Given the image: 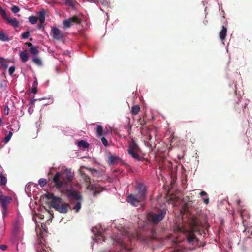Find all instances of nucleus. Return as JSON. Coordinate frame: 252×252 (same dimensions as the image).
<instances>
[{
	"instance_id": "nucleus-1",
	"label": "nucleus",
	"mask_w": 252,
	"mask_h": 252,
	"mask_svg": "<svg viewBox=\"0 0 252 252\" xmlns=\"http://www.w3.org/2000/svg\"><path fill=\"white\" fill-rule=\"evenodd\" d=\"M73 179L72 173L70 170L66 169L62 174L57 172L53 178V181L57 189H63L65 190L68 197L79 200L80 196L75 189H72Z\"/></svg>"
},
{
	"instance_id": "nucleus-2",
	"label": "nucleus",
	"mask_w": 252,
	"mask_h": 252,
	"mask_svg": "<svg viewBox=\"0 0 252 252\" xmlns=\"http://www.w3.org/2000/svg\"><path fill=\"white\" fill-rule=\"evenodd\" d=\"M48 199H51L50 206L61 213L65 214L70 209V204L64 202L61 197L55 196L53 193H47L45 195Z\"/></svg>"
},
{
	"instance_id": "nucleus-3",
	"label": "nucleus",
	"mask_w": 252,
	"mask_h": 252,
	"mask_svg": "<svg viewBox=\"0 0 252 252\" xmlns=\"http://www.w3.org/2000/svg\"><path fill=\"white\" fill-rule=\"evenodd\" d=\"M141 152V149L136 142L132 139L129 143L127 152L128 154L135 160L141 161L144 158L139 155V153Z\"/></svg>"
},
{
	"instance_id": "nucleus-4",
	"label": "nucleus",
	"mask_w": 252,
	"mask_h": 252,
	"mask_svg": "<svg viewBox=\"0 0 252 252\" xmlns=\"http://www.w3.org/2000/svg\"><path fill=\"white\" fill-rule=\"evenodd\" d=\"M200 228L198 221L196 219H193L191 229L188 231L186 234L187 241L188 243L193 244L195 242L198 241V239L194 234V232L199 231Z\"/></svg>"
},
{
	"instance_id": "nucleus-5",
	"label": "nucleus",
	"mask_w": 252,
	"mask_h": 252,
	"mask_svg": "<svg viewBox=\"0 0 252 252\" xmlns=\"http://www.w3.org/2000/svg\"><path fill=\"white\" fill-rule=\"evenodd\" d=\"M123 235L124 236V240L118 241V243L120 244L121 247V252H131V248L126 245L125 242L127 240L131 241L132 238L135 237V235L130 234L128 232H125L123 234Z\"/></svg>"
},
{
	"instance_id": "nucleus-6",
	"label": "nucleus",
	"mask_w": 252,
	"mask_h": 252,
	"mask_svg": "<svg viewBox=\"0 0 252 252\" xmlns=\"http://www.w3.org/2000/svg\"><path fill=\"white\" fill-rule=\"evenodd\" d=\"M166 214V210L162 209L158 213H150L148 215V220L155 224H157L163 220Z\"/></svg>"
},
{
	"instance_id": "nucleus-7",
	"label": "nucleus",
	"mask_w": 252,
	"mask_h": 252,
	"mask_svg": "<svg viewBox=\"0 0 252 252\" xmlns=\"http://www.w3.org/2000/svg\"><path fill=\"white\" fill-rule=\"evenodd\" d=\"M81 22V19L78 16L74 15L67 19L63 20V28L64 29H69L73 24H78Z\"/></svg>"
},
{
	"instance_id": "nucleus-8",
	"label": "nucleus",
	"mask_w": 252,
	"mask_h": 252,
	"mask_svg": "<svg viewBox=\"0 0 252 252\" xmlns=\"http://www.w3.org/2000/svg\"><path fill=\"white\" fill-rule=\"evenodd\" d=\"M136 191L135 195L139 197V199H142L144 201L146 199L147 193V189L146 186L143 183H138L136 186Z\"/></svg>"
},
{
	"instance_id": "nucleus-9",
	"label": "nucleus",
	"mask_w": 252,
	"mask_h": 252,
	"mask_svg": "<svg viewBox=\"0 0 252 252\" xmlns=\"http://www.w3.org/2000/svg\"><path fill=\"white\" fill-rule=\"evenodd\" d=\"M126 201L131 205L137 207L139 205L140 202L143 201L139 199V197L137 195L130 194L127 197Z\"/></svg>"
},
{
	"instance_id": "nucleus-10",
	"label": "nucleus",
	"mask_w": 252,
	"mask_h": 252,
	"mask_svg": "<svg viewBox=\"0 0 252 252\" xmlns=\"http://www.w3.org/2000/svg\"><path fill=\"white\" fill-rule=\"evenodd\" d=\"M11 200V197L2 195V192L0 191V203L2 209L7 208V205L10 202Z\"/></svg>"
},
{
	"instance_id": "nucleus-11",
	"label": "nucleus",
	"mask_w": 252,
	"mask_h": 252,
	"mask_svg": "<svg viewBox=\"0 0 252 252\" xmlns=\"http://www.w3.org/2000/svg\"><path fill=\"white\" fill-rule=\"evenodd\" d=\"M238 212L242 220V223L245 227L247 225L246 220L249 218V214L247 210L243 208L239 209Z\"/></svg>"
},
{
	"instance_id": "nucleus-12",
	"label": "nucleus",
	"mask_w": 252,
	"mask_h": 252,
	"mask_svg": "<svg viewBox=\"0 0 252 252\" xmlns=\"http://www.w3.org/2000/svg\"><path fill=\"white\" fill-rule=\"evenodd\" d=\"M51 32L53 33V37L57 40H61L63 37V34L60 30L56 27H52Z\"/></svg>"
},
{
	"instance_id": "nucleus-13",
	"label": "nucleus",
	"mask_w": 252,
	"mask_h": 252,
	"mask_svg": "<svg viewBox=\"0 0 252 252\" xmlns=\"http://www.w3.org/2000/svg\"><path fill=\"white\" fill-rule=\"evenodd\" d=\"M20 230V224L18 219H16L13 223V233L17 236Z\"/></svg>"
},
{
	"instance_id": "nucleus-14",
	"label": "nucleus",
	"mask_w": 252,
	"mask_h": 252,
	"mask_svg": "<svg viewBox=\"0 0 252 252\" xmlns=\"http://www.w3.org/2000/svg\"><path fill=\"white\" fill-rule=\"evenodd\" d=\"M227 32V28L223 26L221 30L219 32V37L222 41H223L225 39Z\"/></svg>"
},
{
	"instance_id": "nucleus-15",
	"label": "nucleus",
	"mask_w": 252,
	"mask_h": 252,
	"mask_svg": "<svg viewBox=\"0 0 252 252\" xmlns=\"http://www.w3.org/2000/svg\"><path fill=\"white\" fill-rule=\"evenodd\" d=\"M6 20L9 24L15 28H17L19 26V22L16 18L10 19L8 17Z\"/></svg>"
},
{
	"instance_id": "nucleus-16",
	"label": "nucleus",
	"mask_w": 252,
	"mask_h": 252,
	"mask_svg": "<svg viewBox=\"0 0 252 252\" xmlns=\"http://www.w3.org/2000/svg\"><path fill=\"white\" fill-rule=\"evenodd\" d=\"M20 57L23 62H27L29 59L27 51H21L20 53Z\"/></svg>"
},
{
	"instance_id": "nucleus-17",
	"label": "nucleus",
	"mask_w": 252,
	"mask_h": 252,
	"mask_svg": "<svg viewBox=\"0 0 252 252\" xmlns=\"http://www.w3.org/2000/svg\"><path fill=\"white\" fill-rule=\"evenodd\" d=\"M45 13L44 10L40 11L38 14V19L41 23H44L45 20Z\"/></svg>"
},
{
	"instance_id": "nucleus-18",
	"label": "nucleus",
	"mask_w": 252,
	"mask_h": 252,
	"mask_svg": "<svg viewBox=\"0 0 252 252\" xmlns=\"http://www.w3.org/2000/svg\"><path fill=\"white\" fill-rule=\"evenodd\" d=\"M119 158L114 156H111L109 157V162L110 164L113 165L118 162L119 161Z\"/></svg>"
},
{
	"instance_id": "nucleus-19",
	"label": "nucleus",
	"mask_w": 252,
	"mask_h": 252,
	"mask_svg": "<svg viewBox=\"0 0 252 252\" xmlns=\"http://www.w3.org/2000/svg\"><path fill=\"white\" fill-rule=\"evenodd\" d=\"M140 110V107L139 105H136L133 106L131 108V113L133 115H136L138 114Z\"/></svg>"
},
{
	"instance_id": "nucleus-20",
	"label": "nucleus",
	"mask_w": 252,
	"mask_h": 252,
	"mask_svg": "<svg viewBox=\"0 0 252 252\" xmlns=\"http://www.w3.org/2000/svg\"><path fill=\"white\" fill-rule=\"evenodd\" d=\"M0 40L2 41H8L9 38L7 34L0 31Z\"/></svg>"
},
{
	"instance_id": "nucleus-21",
	"label": "nucleus",
	"mask_w": 252,
	"mask_h": 252,
	"mask_svg": "<svg viewBox=\"0 0 252 252\" xmlns=\"http://www.w3.org/2000/svg\"><path fill=\"white\" fill-rule=\"evenodd\" d=\"M78 146L80 147L86 149L89 147V145L88 142L84 141V140H80L78 143Z\"/></svg>"
},
{
	"instance_id": "nucleus-22",
	"label": "nucleus",
	"mask_w": 252,
	"mask_h": 252,
	"mask_svg": "<svg viewBox=\"0 0 252 252\" xmlns=\"http://www.w3.org/2000/svg\"><path fill=\"white\" fill-rule=\"evenodd\" d=\"M101 240L105 242V238L101 232H98L96 235V241L99 243Z\"/></svg>"
},
{
	"instance_id": "nucleus-23",
	"label": "nucleus",
	"mask_w": 252,
	"mask_h": 252,
	"mask_svg": "<svg viewBox=\"0 0 252 252\" xmlns=\"http://www.w3.org/2000/svg\"><path fill=\"white\" fill-rule=\"evenodd\" d=\"M32 62L38 66H41L42 65L41 60L38 57H34L32 59Z\"/></svg>"
},
{
	"instance_id": "nucleus-24",
	"label": "nucleus",
	"mask_w": 252,
	"mask_h": 252,
	"mask_svg": "<svg viewBox=\"0 0 252 252\" xmlns=\"http://www.w3.org/2000/svg\"><path fill=\"white\" fill-rule=\"evenodd\" d=\"M7 183V179L5 176H3L2 173L0 175V184L1 185L5 186Z\"/></svg>"
},
{
	"instance_id": "nucleus-25",
	"label": "nucleus",
	"mask_w": 252,
	"mask_h": 252,
	"mask_svg": "<svg viewBox=\"0 0 252 252\" xmlns=\"http://www.w3.org/2000/svg\"><path fill=\"white\" fill-rule=\"evenodd\" d=\"M187 250L186 248L183 247H179L176 248L171 252H187Z\"/></svg>"
},
{
	"instance_id": "nucleus-26",
	"label": "nucleus",
	"mask_w": 252,
	"mask_h": 252,
	"mask_svg": "<svg viewBox=\"0 0 252 252\" xmlns=\"http://www.w3.org/2000/svg\"><path fill=\"white\" fill-rule=\"evenodd\" d=\"M30 52L33 55H36L39 53L37 47L33 46L32 48H30Z\"/></svg>"
},
{
	"instance_id": "nucleus-27",
	"label": "nucleus",
	"mask_w": 252,
	"mask_h": 252,
	"mask_svg": "<svg viewBox=\"0 0 252 252\" xmlns=\"http://www.w3.org/2000/svg\"><path fill=\"white\" fill-rule=\"evenodd\" d=\"M96 132L99 136H101L103 134V127L101 125H97L96 127Z\"/></svg>"
},
{
	"instance_id": "nucleus-28",
	"label": "nucleus",
	"mask_w": 252,
	"mask_h": 252,
	"mask_svg": "<svg viewBox=\"0 0 252 252\" xmlns=\"http://www.w3.org/2000/svg\"><path fill=\"white\" fill-rule=\"evenodd\" d=\"M65 4L69 5L72 7H74L75 5V1L74 0H64Z\"/></svg>"
},
{
	"instance_id": "nucleus-29",
	"label": "nucleus",
	"mask_w": 252,
	"mask_h": 252,
	"mask_svg": "<svg viewBox=\"0 0 252 252\" xmlns=\"http://www.w3.org/2000/svg\"><path fill=\"white\" fill-rule=\"evenodd\" d=\"M0 13L1 16L5 20H7V19L9 17L7 15L6 11L4 10H3L1 7H0Z\"/></svg>"
},
{
	"instance_id": "nucleus-30",
	"label": "nucleus",
	"mask_w": 252,
	"mask_h": 252,
	"mask_svg": "<svg viewBox=\"0 0 252 252\" xmlns=\"http://www.w3.org/2000/svg\"><path fill=\"white\" fill-rule=\"evenodd\" d=\"M39 185L41 187H44L47 184V180L44 178H41L38 181Z\"/></svg>"
},
{
	"instance_id": "nucleus-31",
	"label": "nucleus",
	"mask_w": 252,
	"mask_h": 252,
	"mask_svg": "<svg viewBox=\"0 0 252 252\" xmlns=\"http://www.w3.org/2000/svg\"><path fill=\"white\" fill-rule=\"evenodd\" d=\"M29 21L31 23L34 24L37 22V18L35 16H30L29 17Z\"/></svg>"
},
{
	"instance_id": "nucleus-32",
	"label": "nucleus",
	"mask_w": 252,
	"mask_h": 252,
	"mask_svg": "<svg viewBox=\"0 0 252 252\" xmlns=\"http://www.w3.org/2000/svg\"><path fill=\"white\" fill-rule=\"evenodd\" d=\"M81 208V203L80 202H78L75 205L73 209L75 210L76 212H79L80 209Z\"/></svg>"
},
{
	"instance_id": "nucleus-33",
	"label": "nucleus",
	"mask_w": 252,
	"mask_h": 252,
	"mask_svg": "<svg viewBox=\"0 0 252 252\" xmlns=\"http://www.w3.org/2000/svg\"><path fill=\"white\" fill-rule=\"evenodd\" d=\"M30 33L29 32L27 31L26 32H23L21 34V38L23 39H27L30 36Z\"/></svg>"
},
{
	"instance_id": "nucleus-34",
	"label": "nucleus",
	"mask_w": 252,
	"mask_h": 252,
	"mask_svg": "<svg viewBox=\"0 0 252 252\" xmlns=\"http://www.w3.org/2000/svg\"><path fill=\"white\" fill-rule=\"evenodd\" d=\"M11 10L14 13H17L20 11V8L18 6L14 5L11 7Z\"/></svg>"
},
{
	"instance_id": "nucleus-35",
	"label": "nucleus",
	"mask_w": 252,
	"mask_h": 252,
	"mask_svg": "<svg viewBox=\"0 0 252 252\" xmlns=\"http://www.w3.org/2000/svg\"><path fill=\"white\" fill-rule=\"evenodd\" d=\"M12 135V132L10 131L9 134L6 136V137L4 139V141L5 143H7L10 139H11Z\"/></svg>"
},
{
	"instance_id": "nucleus-36",
	"label": "nucleus",
	"mask_w": 252,
	"mask_h": 252,
	"mask_svg": "<svg viewBox=\"0 0 252 252\" xmlns=\"http://www.w3.org/2000/svg\"><path fill=\"white\" fill-rule=\"evenodd\" d=\"M243 233H246V235L248 233V235H247V237L248 238H251V236L252 235V232H251L250 233L249 230H248V228H245V230L243 231Z\"/></svg>"
},
{
	"instance_id": "nucleus-37",
	"label": "nucleus",
	"mask_w": 252,
	"mask_h": 252,
	"mask_svg": "<svg viewBox=\"0 0 252 252\" xmlns=\"http://www.w3.org/2000/svg\"><path fill=\"white\" fill-rule=\"evenodd\" d=\"M101 140L105 146H107L108 145V141L105 137H102Z\"/></svg>"
},
{
	"instance_id": "nucleus-38",
	"label": "nucleus",
	"mask_w": 252,
	"mask_h": 252,
	"mask_svg": "<svg viewBox=\"0 0 252 252\" xmlns=\"http://www.w3.org/2000/svg\"><path fill=\"white\" fill-rule=\"evenodd\" d=\"M15 68L14 66H11L9 69V73L10 75H12L15 71Z\"/></svg>"
},
{
	"instance_id": "nucleus-39",
	"label": "nucleus",
	"mask_w": 252,
	"mask_h": 252,
	"mask_svg": "<svg viewBox=\"0 0 252 252\" xmlns=\"http://www.w3.org/2000/svg\"><path fill=\"white\" fill-rule=\"evenodd\" d=\"M2 215H3V219H4L7 215V208H5V209H3Z\"/></svg>"
},
{
	"instance_id": "nucleus-40",
	"label": "nucleus",
	"mask_w": 252,
	"mask_h": 252,
	"mask_svg": "<svg viewBox=\"0 0 252 252\" xmlns=\"http://www.w3.org/2000/svg\"><path fill=\"white\" fill-rule=\"evenodd\" d=\"M82 177H83V178H84L85 181L86 182H89V180H90V178H89V177L88 176H87L86 174H84V173H83V174H82Z\"/></svg>"
},
{
	"instance_id": "nucleus-41",
	"label": "nucleus",
	"mask_w": 252,
	"mask_h": 252,
	"mask_svg": "<svg viewBox=\"0 0 252 252\" xmlns=\"http://www.w3.org/2000/svg\"><path fill=\"white\" fill-rule=\"evenodd\" d=\"M9 111V108H8V106H6L5 107V108H4V114H5V115H8Z\"/></svg>"
},
{
	"instance_id": "nucleus-42",
	"label": "nucleus",
	"mask_w": 252,
	"mask_h": 252,
	"mask_svg": "<svg viewBox=\"0 0 252 252\" xmlns=\"http://www.w3.org/2000/svg\"><path fill=\"white\" fill-rule=\"evenodd\" d=\"M7 248V246L6 245H0V249L2 251H5Z\"/></svg>"
},
{
	"instance_id": "nucleus-43",
	"label": "nucleus",
	"mask_w": 252,
	"mask_h": 252,
	"mask_svg": "<svg viewBox=\"0 0 252 252\" xmlns=\"http://www.w3.org/2000/svg\"><path fill=\"white\" fill-rule=\"evenodd\" d=\"M202 199H203V202L204 203H205L206 204H209V199L208 197L203 198Z\"/></svg>"
},
{
	"instance_id": "nucleus-44",
	"label": "nucleus",
	"mask_w": 252,
	"mask_h": 252,
	"mask_svg": "<svg viewBox=\"0 0 252 252\" xmlns=\"http://www.w3.org/2000/svg\"><path fill=\"white\" fill-rule=\"evenodd\" d=\"M32 92L34 94H36L37 92V89L36 87H34L32 89Z\"/></svg>"
},
{
	"instance_id": "nucleus-45",
	"label": "nucleus",
	"mask_w": 252,
	"mask_h": 252,
	"mask_svg": "<svg viewBox=\"0 0 252 252\" xmlns=\"http://www.w3.org/2000/svg\"><path fill=\"white\" fill-rule=\"evenodd\" d=\"M200 195L201 196H207V193L204 191H201L200 193Z\"/></svg>"
},
{
	"instance_id": "nucleus-46",
	"label": "nucleus",
	"mask_w": 252,
	"mask_h": 252,
	"mask_svg": "<svg viewBox=\"0 0 252 252\" xmlns=\"http://www.w3.org/2000/svg\"><path fill=\"white\" fill-rule=\"evenodd\" d=\"M3 83H5V82L3 80L0 79V86L1 88L3 87Z\"/></svg>"
},
{
	"instance_id": "nucleus-47",
	"label": "nucleus",
	"mask_w": 252,
	"mask_h": 252,
	"mask_svg": "<svg viewBox=\"0 0 252 252\" xmlns=\"http://www.w3.org/2000/svg\"><path fill=\"white\" fill-rule=\"evenodd\" d=\"M26 45H27L29 47L32 48L33 46L31 43L30 42H27L25 43Z\"/></svg>"
},
{
	"instance_id": "nucleus-48",
	"label": "nucleus",
	"mask_w": 252,
	"mask_h": 252,
	"mask_svg": "<svg viewBox=\"0 0 252 252\" xmlns=\"http://www.w3.org/2000/svg\"><path fill=\"white\" fill-rule=\"evenodd\" d=\"M36 101V99H33L32 100V101H31L30 102V104H31V106H33L34 105V103Z\"/></svg>"
},
{
	"instance_id": "nucleus-49",
	"label": "nucleus",
	"mask_w": 252,
	"mask_h": 252,
	"mask_svg": "<svg viewBox=\"0 0 252 252\" xmlns=\"http://www.w3.org/2000/svg\"><path fill=\"white\" fill-rule=\"evenodd\" d=\"M37 252H47V251L44 249H42L41 250H39L38 248L37 249Z\"/></svg>"
},
{
	"instance_id": "nucleus-50",
	"label": "nucleus",
	"mask_w": 252,
	"mask_h": 252,
	"mask_svg": "<svg viewBox=\"0 0 252 252\" xmlns=\"http://www.w3.org/2000/svg\"><path fill=\"white\" fill-rule=\"evenodd\" d=\"M43 24H44V23H40V24H38V29H41V28L43 27Z\"/></svg>"
},
{
	"instance_id": "nucleus-51",
	"label": "nucleus",
	"mask_w": 252,
	"mask_h": 252,
	"mask_svg": "<svg viewBox=\"0 0 252 252\" xmlns=\"http://www.w3.org/2000/svg\"><path fill=\"white\" fill-rule=\"evenodd\" d=\"M99 193V191H97V190H95L93 192L94 196H96Z\"/></svg>"
},
{
	"instance_id": "nucleus-52",
	"label": "nucleus",
	"mask_w": 252,
	"mask_h": 252,
	"mask_svg": "<svg viewBox=\"0 0 252 252\" xmlns=\"http://www.w3.org/2000/svg\"><path fill=\"white\" fill-rule=\"evenodd\" d=\"M238 205L240 207L241 201L240 200H238L237 201Z\"/></svg>"
},
{
	"instance_id": "nucleus-53",
	"label": "nucleus",
	"mask_w": 252,
	"mask_h": 252,
	"mask_svg": "<svg viewBox=\"0 0 252 252\" xmlns=\"http://www.w3.org/2000/svg\"><path fill=\"white\" fill-rule=\"evenodd\" d=\"M2 125V120L0 118V127H1Z\"/></svg>"
},
{
	"instance_id": "nucleus-54",
	"label": "nucleus",
	"mask_w": 252,
	"mask_h": 252,
	"mask_svg": "<svg viewBox=\"0 0 252 252\" xmlns=\"http://www.w3.org/2000/svg\"><path fill=\"white\" fill-rule=\"evenodd\" d=\"M152 138V136L151 135H149V140H151Z\"/></svg>"
},
{
	"instance_id": "nucleus-55",
	"label": "nucleus",
	"mask_w": 252,
	"mask_h": 252,
	"mask_svg": "<svg viewBox=\"0 0 252 252\" xmlns=\"http://www.w3.org/2000/svg\"><path fill=\"white\" fill-rule=\"evenodd\" d=\"M30 41H32V40H33V39H32V38H30Z\"/></svg>"
}]
</instances>
